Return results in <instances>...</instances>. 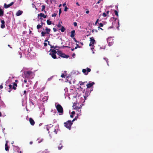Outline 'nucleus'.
Wrapping results in <instances>:
<instances>
[{
	"label": "nucleus",
	"mask_w": 153,
	"mask_h": 153,
	"mask_svg": "<svg viewBox=\"0 0 153 153\" xmlns=\"http://www.w3.org/2000/svg\"><path fill=\"white\" fill-rule=\"evenodd\" d=\"M13 84V85H8L9 88L8 91L9 92H10L12 89L14 90L16 89V87L17 86V83L14 82Z\"/></svg>",
	"instance_id": "f257e3e1"
},
{
	"label": "nucleus",
	"mask_w": 153,
	"mask_h": 153,
	"mask_svg": "<svg viewBox=\"0 0 153 153\" xmlns=\"http://www.w3.org/2000/svg\"><path fill=\"white\" fill-rule=\"evenodd\" d=\"M72 124L73 123H72L71 120H68L66 122H65L64 123L65 127L68 128L69 130L71 129V126Z\"/></svg>",
	"instance_id": "f03ea898"
},
{
	"label": "nucleus",
	"mask_w": 153,
	"mask_h": 153,
	"mask_svg": "<svg viewBox=\"0 0 153 153\" xmlns=\"http://www.w3.org/2000/svg\"><path fill=\"white\" fill-rule=\"evenodd\" d=\"M32 72L31 71H28L24 73V77L27 79H29L31 77Z\"/></svg>",
	"instance_id": "7ed1b4c3"
},
{
	"label": "nucleus",
	"mask_w": 153,
	"mask_h": 153,
	"mask_svg": "<svg viewBox=\"0 0 153 153\" xmlns=\"http://www.w3.org/2000/svg\"><path fill=\"white\" fill-rule=\"evenodd\" d=\"M92 90V89L90 91L88 88H86L85 89L83 92V93L84 94L83 96L85 100L86 99V97L89 95L91 91Z\"/></svg>",
	"instance_id": "20e7f679"
},
{
	"label": "nucleus",
	"mask_w": 153,
	"mask_h": 153,
	"mask_svg": "<svg viewBox=\"0 0 153 153\" xmlns=\"http://www.w3.org/2000/svg\"><path fill=\"white\" fill-rule=\"evenodd\" d=\"M56 108L58 112L61 113L62 114H63V108L60 105L57 104L56 106Z\"/></svg>",
	"instance_id": "39448f33"
},
{
	"label": "nucleus",
	"mask_w": 153,
	"mask_h": 153,
	"mask_svg": "<svg viewBox=\"0 0 153 153\" xmlns=\"http://www.w3.org/2000/svg\"><path fill=\"white\" fill-rule=\"evenodd\" d=\"M58 54L59 56L63 58H68L69 57V55H66L64 53H63L61 51H58Z\"/></svg>",
	"instance_id": "423d86ee"
},
{
	"label": "nucleus",
	"mask_w": 153,
	"mask_h": 153,
	"mask_svg": "<svg viewBox=\"0 0 153 153\" xmlns=\"http://www.w3.org/2000/svg\"><path fill=\"white\" fill-rule=\"evenodd\" d=\"M57 53V51L56 50H53L51 51V52L49 53V54L52 57L53 59H55L56 58V54Z\"/></svg>",
	"instance_id": "0eeeda50"
},
{
	"label": "nucleus",
	"mask_w": 153,
	"mask_h": 153,
	"mask_svg": "<svg viewBox=\"0 0 153 153\" xmlns=\"http://www.w3.org/2000/svg\"><path fill=\"white\" fill-rule=\"evenodd\" d=\"M91 71V69L88 68H86V70L85 69H84L82 70V72L86 75H87L88 74V72H90Z\"/></svg>",
	"instance_id": "6e6552de"
},
{
	"label": "nucleus",
	"mask_w": 153,
	"mask_h": 153,
	"mask_svg": "<svg viewBox=\"0 0 153 153\" xmlns=\"http://www.w3.org/2000/svg\"><path fill=\"white\" fill-rule=\"evenodd\" d=\"M90 39V43L89 45L90 46H93L94 43L95 42V41L93 38V37H91Z\"/></svg>",
	"instance_id": "1a4fd4ad"
},
{
	"label": "nucleus",
	"mask_w": 153,
	"mask_h": 153,
	"mask_svg": "<svg viewBox=\"0 0 153 153\" xmlns=\"http://www.w3.org/2000/svg\"><path fill=\"white\" fill-rule=\"evenodd\" d=\"M14 4V2H12L11 3L8 4H7L5 3L4 4V7L5 8H7L10 7V6L13 5Z\"/></svg>",
	"instance_id": "9d476101"
},
{
	"label": "nucleus",
	"mask_w": 153,
	"mask_h": 153,
	"mask_svg": "<svg viewBox=\"0 0 153 153\" xmlns=\"http://www.w3.org/2000/svg\"><path fill=\"white\" fill-rule=\"evenodd\" d=\"M95 84L94 82H92L91 83H89L86 85L87 86V88H89L91 87Z\"/></svg>",
	"instance_id": "9b49d317"
},
{
	"label": "nucleus",
	"mask_w": 153,
	"mask_h": 153,
	"mask_svg": "<svg viewBox=\"0 0 153 153\" xmlns=\"http://www.w3.org/2000/svg\"><path fill=\"white\" fill-rule=\"evenodd\" d=\"M29 122L30 124L32 126H34V125L35 122L33 120L31 117L29 118Z\"/></svg>",
	"instance_id": "f8f14e48"
},
{
	"label": "nucleus",
	"mask_w": 153,
	"mask_h": 153,
	"mask_svg": "<svg viewBox=\"0 0 153 153\" xmlns=\"http://www.w3.org/2000/svg\"><path fill=\"white\" fill-rule=\"evenodd\" d=\"M39 16L41 17H43L44 18H45L47 17V16L45 15V14L42 13H41L38 15V16L39 17Z\"/></svg>",
	"instance_id": "ddd939ff"
},
{
	"label": "nucleus",
	"mask_w": 153,
	"mask_h": 153,
	"mask_svg": "<svg viewBox=\"0 0 153 153\" xmlns=\"http://www.w3.org/2000/svg\"><path fill=\"white\" fill-rule=\"evenodd\" d=\"M1 28L3 29L5 27V22L4 20H1Z\"/></svg>",
	"instance_id": "4468645a"
},
{
	"label": "nucleus",
	"mask_w": 153,
	"mask_h": 153,
	"mask_svg": "<svg viewBox=\"0 0 153 153\" xmlns=\"http://www.w3.org/2000/svg\"><path fill=\"white\" fill-rule=\"evenodd\" d=\"M41 25L39 24L37 25V29L39 30L40 28H42V27L43 25L44 24V23L41 21Z\"/></svg>",
	"instance_id": "2eb2a0df"
},
{
	"label": "nucleus",
	"mask_w": 153,
	"mask_h": 153,
	"mask_svg": "<svg viewBox=\"0 0 153 153\" xmlns=\"http://www.w3.org/2000/svg\"><path fill=\"white\" fill-rule=\"evenodd\" d=\"M23 11L20 10H19L16 13V15L17 16H19L21 15Z\"/></svg>",
	"instance_id": "dca6fc26"
},
{
	"label": "nucleus",
	"mask_w": 153,
	"mask_h": 153,
	"mask_svg": "<svg viewBox=\"0 0 153 153\" xmlns=\"http://www.w3.org/2000/svg\"><path fill=\"white\" fill-rule=\"evenodd\" d=\"M75 30H73L71 31V37L72 38H74L75 36Z\"/></svg>",
	"instance_id": "f3484780"
},
{
	"label": "nucleus",
	"mask_w": 153,
	"mask_h": 153,
	"mask_svg": "<svg viewBox=\"0 0 153 153\" xmlns=\"http://www.w3.org/2000/svg\"><path fill=\"white\" fill-rule=\"evenodd\" d=\"M4 14V12L0 8V16H2Z\"/></svg>",
	"instance_id": "a211bd4d"
},
{
	"label": "nucleus",
	"mask_w": 153,
	"mask_h": 153,
	"mask_svg": "<svg viewBox=\"0 0 153 153\" xmlns=\"http://www.w3.org/2000/svg\"><path fill=\"white\" fill-rule=\"evenodd\" d=\"M61 29H59V30H60L62 32H63L65 30V28L63 26H62L61 27Z\"/></svg>",
	"instance_id": "6ab92c4d"
},
{
	"label": "nucleus",
	"mask_w": 153,
	"mask_h": 153,
	"mask_svg": "<svg viewBox=\"0 0 153 153\" xmlns=\"http://www.w3.org/2000/svg\"><path fill=\"white\" fill-rule=\"evenodd\" d=\"M5 150L6 151H8L9 149V147L8 146L7 143H5Z\"/></svg>",
	"instance_id": "aec40b11"
},
{
	"label": "nucleus",
	"mask_w": 153,
	"mask_h": 153,
	"mask_svg": "<svg viewBox=\"0 0 153 153\" xmlns=\"http://www.w3.org/2000/svg\"><path fill=\"white\" fill-rule=\"evenodd\" d=\"M45 30L46 31V32H45V33H46L49 34V32H50V31H51V29L49 28H48L47 27H46V29H45Z\"/></svg>",
	"instance_id": "412c9836"
},
{
	"label": "nucleus",
	"mask_w": 153,
	"mask_h": 153,
	"mask_svg": "<svg viewBox=\"0 0 153 153\" xmlns=\"http://www.w3.org/2000/svg\"><path fill=\"white\" fill-rule=\"evenodd\" d=\"M62 22L61 21H60V22L58 24L56 25L57 26L58 28H60V27H61L62 26Z\"/></svg>",
	"instance_id": "4be33fe9"
},
{
	"label": "nucleus",
	"mask_w": 153,
	"mask_h": 153,
	"mask_svg": "<svg viewBox=\"0 0 153 153\" xmlns=\"http://www.w3.org/2000/svg\"><path fill=\"white\" fill-rule=\"evenodd\" d=\"M73 108L74 110H79L80 109V108L79 107L76 106V105H73Z\"/></svg>",
	"instance_id": "5701e85b"
},
{
	"label": "nucleus",
	"mask_w": 153,
	"mask_h": 153,
	"mask_svg": "<svg viewBox=\"0 0 153 153\" xmlns=\"http://www.w3.org/2000/svg\"><path fill=\"white\" fill-rule=\"evenodd\" d=\"M45 89L44 87H42L41 88L38 89V91L39 92H41L44 90Z\"/></svg>",
	"instance_id": "b1692460"
},
{
	"label": "nucleus",
	"mask_w": 153,
	"mask_h": 153,
	"mask_svg": "<svg viewBox=\"0 0 153 153\" xmlns=\"http://www.w3.org/2000/svg\"><path fill=\"white\" fill-rule=\"evenodd\" d=\"M87 82H82V81H80L79 82V84H80V85H83L85 83H87Z\"/></svg>",
	"instance_id": "393cba45"
},
{
	"label": "nucleus",
	"mask_w": 153,
	"mask_h": 153,
	"mask_svg": "<svg viewBox=\"0 0 153 153\" xmlns=\"http://www.w3.org/2000/svg\"><path fill=\"white\" fill-rule=\"evenodd\" d=\"M47 24L48 25H51V22L49 21V20H47Z\"/></svg>",
	"instance_id": "a878e982"
},
{
	"label": "nucleus",
	"mask_w": 153,
	"mask_h": 153,
	"mask_svg": "<svg viewBox=\"0 0 153 153\" xmlns=\"http://www.w3.org/2000/svg\"><path fill=\"white\" fill-rule=\"evenodd\" d=\"M46 34V33H45V32H44L43 31H42L41 33V34L42 35V36H44L45 35V34Z\"/></svg>",
	"instance_id": "bb28decb"
},
{
	"label": "nucleus",
	"mask_w": 153,
	"mask_h": 153,
	"mask_svg": "<svg viewBox=\"0 0 153 153\" xmlns=\"http://www.w3.org/2000/svg\"><path fill=\"white\" fill-rule=\"evenodd\" d=\"M45 5H42V11H45Z\"/></svg>",
	"instance_id": "cd10ccee"
},
{
	"label": "nucleus",
	"mask_w": 153,
	"mask_h": 153,
	"mask_svg": "<svg viewBox=\"0 0 153 153\" xmlns=\"http://www.w3.org/2000/svg\"><path fill=\"white\" fill-rule=\"evenodd\" d=\"M76 46L75 48V49H76L78 48H81L80 46H79L78 44H76Z\"/></svg>",
	"instance_id": "c85d7f7f"
},
{
	"label": "nucleus",
	"mask_w": 153,
	"mask_h": 153,
	"mask_svg": "<svg viewBox=\"0 0 153 153\" xmlns=\"http://www.w3.org/2000/svg\"><path fill=\"white\" fill-rule=\"evenodd\" d=\"M114 13L117 16H118V12L117 10H115L114 11Z\"/></svg>",
	"instance_id": "c756f323"
},
{
	"label": "nucleus",
	"mask_w": 153,
	"mask_h": 153,
	"mask_svg": "<svg viewBox=\"0 0 153 153\" xmlns=\"http://www.w3.org/2000/svg\"><path fill=\"white\" fill-rule=\"evenodd\" d=\"M102 15L104 16V17H106V16H107V15L106 14V13H103V14H102Z\"/></svg>",
	"instance_id": "7c9ffc66"
},
{
	"label": "nucleus",
	"mask_w": 153,
	"mask_h": 153,
	"mask_svg": "<svg viewBox=\"0 0 153 153\" xmlns=\"http://www.w3.org/2000/svg\"><path fill=\"white\" fill-rule=\"evenodd\" d=\"M68 9V7L67 6H65V9H64V11H67Z\"/></svg>",
	"instance_id": "2f4dec72"
},
{
	"label": "nucleus",
	"mask_w": 153,
	"mask_h": 153,
	"mask_svg": "<svg viewBox=\"0 0 153 153\" xmlns=\"http://www.w3.org/2000/svg\"><path fill=\"white\" fill-rule=\"evenodd\" d=\"M62 13V11L61 9H60L59 11V16H60V14Z\"/></svg>",
	"instance_id": "473e14b6"
},
{
	"label": "nucleus",
	"mask_w": 153,
	"mask_h": 153,
	"mask_svg": "<svg viewBox=\"0 0 153 153\" xmlns=\"http://www.w3.org/2000/svg\"><path fill=\"white\" fill-rule=\"evenodd\" d=\"M92 33H94V32H98L97 30L93 29L92 30Z\"/></svg>",
	"instance_id": "72a5a7b5"
},
{
	"label": "nucleus",
	"mask_w": 153,
	"mask_h": 153,
	"mask_svg": "<svg viewBox=\"0 0 153 153\" xmlns=\"http://www.w3.org/2000/svg\"><path fill=\"white\" fill-rule=\"evenodd\" d=\"M51 48H53L54 49L56 48L57 47V46H52L51 47Z\"/></svg>",
	"instance_id": "f704fd0d"
},
{
	"label": "nucleus",
	"mask_w": 153,
	"mask_h": 153,
	"mask_svg": "<svg viewBox=\"0 0 153 153\" xmlns=\"http://www.w3.org/2000/svg\"><path fill=\"white\" fill-rule=\"evenodd\" d=\"M65 76L64 75V74H62L61 76L62 78H65Z\"/></svg>",
	"instance_id": "c9c22d12"
},
{
	"label": "nucleus",
	"mask_w": 153,
	"mask_h": 153,
	"mask_svg": "<svg viewBox=\"0 0 153 153\" xmlns=\"http://www.w3.org/2000/svg\"><path fill=\"white\" fill-rule=\"evenodd\" d=\"M74 26H77V23L76 22H74Z\"/></svg>",
	"instance_id": "e433bc0d"
},
{
	"label": "nucleus",
	"mask_w": 153,
	"mask_h": 153,
	"mask_svg": "<svg viewBox=\"0 0 153 153\" xmlns=\"http://www.w3.org/2000/svg\"><path fill=\"white\" fill-rule=\"evenodd\" d=\"M56 14L55 13H54L52 14V17H55L56 16Z\"/></svg>",
	"instance_id": "4c0bfd02"
},
{
	"label": "nucleus",
	"mask_w": 153,
	"mask_h": 153,
	"mask_svg": "<svg viewBox=\"0 0 153 153\" xmlns=\"http://www.w3.org/2000/svg\"><path fill=\"white\" fill-rule=\"evenodd\" d=\"M99 19H97L95 23V25H96L98 23Z\"/></svg>",
	"instance_id": "58836bf2"
},
{
	"label": "nucleus",
	"mask_w": 153,
	"mask_h": 153,
	"mask_svg": "<svg viewBox=\"0 0 153 153\" xmlns=\"http://www.w3.org/2000/svg\"><path fill=\"white\" fill-rule=\"evenodd\" d=\"M99 25L101 27H102L103 26V24L101 23H100Z\"/></svg>",
	"instance_id": "ea45409f"
},
{
	"label": "nucleus",
	"mask_w": 153,
	"mask_h": 153,
	"mask_svg": "<svg viewBox=\"0 0 153 153\" xmlns=\"http://www.w3.org/2000/svg\"><path fill=\"white\" fill-rule=\"evenodd\" d=\"M47 41H48V45H51H51H50L49 44L50 42H49V41H48V40H45V42H47Z\"/></svg>",
	"instance_id": "a19ab883"
},
{
	"label": "nucleus",
	"mask_w": 153,
	"mask_h": 153,
	"mask_svg": "<svg viewBox=\"0 0 153 153\" xmlns=\"http://www.w3.org/2000/svg\"><path fill=\"white\" fill-rule=\"evenodd\" d=\"M54 32H55L56 31V29L55 28H53Z\"/></svg>",
	"instance_id": "79ce46f5"
},
{
	"label": "nucleus",
	"mask_w": 153,
	"mask_h": 153,
	"mask_svg": "<svg viewBox=\"0 0 153 153\" xmlns=\"http://www.w3.org/2000/svg\"><path fill=\"white\" fill-rule=\"evenodd\" d=\"M104 59H105V60L107 62V64L108 65V59H107V58H104Z\"/></svg>",
	"instance_id": "37998d69"
},
{
	"label": "nucleus",
	"mask_w": 153,
	"mask_h": 153,
	"mask_svg": "<svg viewBox=\"0 0 153 153\" xmlns=\"http://www.w3.org/2000/svg\"><path fill=\"white\" fill-rule=\"evenodd\" d=\"M44 45L45 46H46L47 45V43L46 42L44 43Z\"/></svg>",
	"instance_id": "c03bdc74"
},
{
	"label": "nucleus",
	"mask_w": 153,
	"mask_h": 153,
	"mask_svg": "<svg viewBox=\"0 0 153 153\" xmlns=\"http://www.w3.org/2000/svg\"><path fill=\"white\" fill-rule=\"evenodd\" d=\"M73 39H74V41L76 42H78L76 39L75 38H73Z\"/></svg>",
	"instance_id": "a18cd8bd"
},
{
	"label": "nucleus",
	"mask_w": 153,
	"mask_h": 153,
	"mask_svg": "<svg viewBox=\"0 0 153 153\" xmlns=\"http://www.w3.org/2000/svg\"><path fill=\"white\" fill-rule=\"evenodd\" d=\"M62 146H61V147L59 146L58 147V149L59 150H60L62 149Z\"/></svg>",
	"instance_id": "49530a36"
},
{
	"label": "nucleus",
	"mask_w": 153,
	"mask_h": 153,
	"mask_svg": "<svg viewBox=\"0 0 153 153\" xmlns=\"http://www.w3.org/2000/svg\"><path fill=\"white\" fill-rule=\"evenodd\" d=\"M78 43H79V44H81L82 45H83V44L82 42H78Z\"/></svg>",
	"instance_id": "de8ad7c7"
},
{
	"label": "nucleus",
	"mask_w": 153,
	"mask_h": 153,
	"mask_svg": "<svg viewBox=\"0 0 153 153\" xmlns=\"http://www.w3.org/2000/svg\"><path fill=\"white\" fill-rule=\"evenodd\" d=\"M101 1V0H99L98 2L97 3V4H99L100 3V2Z\"/></svg>",
	"instance_id": "09e8293b"
},
{
	"label": "nucleus",
	"mask_w": 153,
	"mask_h": 153,
	"mask_svg": "<svg viewBox=\"0 0 153 153\" xmlns=\"http://www.w3.org/2000/svg\"><path fill=\"white\" fill-rule=\"evenodd\" d=\"M3 88V85H0V89H2Z\"/></svg>",
	"instance_id": "8fccbe9b"
},
{
	"label": "nucleus",
	"mask_w": 153,
	"mask_h": 153,
	"mask_svg": "<svg viewBox=\"0 0 153 153\" xmlns=\"http://www.w3.org/2000/svg\"><path fill=\"white\" fill-rule=\"evenodd\" d=\"M89 10H87L86 11L85 13L86 14H88L89 13Z\"/></svg>",
	"instance_id": "3c124183"
},
{
	"label": "nucleus",
	"mask_w": 153,
	"mask_h": 153,
	"mask_svg": "<svg viewBox=\"0 0 153 153\" xmlns=\"http://www.w3.org/2000/svg\"><path fill=\"white\" fill-rule=\"evenodd\" d=\"M71 114H75V112L74 111H73L72 113H71Z\"/></svg>",
	"instance_id": "603ef678"
},
{
	"label": "nucleus",
	"mask_w": 153,
	"mask_h": 153,
	"mask_svg": "<svg viewBox=\"0 0 153 153\" xmlns=\"http://www.w3.org/2000/svg\"><path fill=\"white\" fill-rule=\"evenodd\" d=\"M64 47H66V48H71L68 46H63Z\"/></svg>",
	"instance_id": "864d4df0"
},
{
	"label": "nucleus",
	"mask_w": 153,
	"mask_h": 153,
	"mask_svg": "<svg viewBox=\"0 0 153 153\" xmlns=\"http://www.w3.org/2000/svg\"><path fill=\"white\" fill-rule=\"evenodd\" d=\"M26 93V91H24V94H25Z\"/></svg>",
	"instance_id": "5fc2aeb1"
},
{
	"label": "nucleus",
	"mask_w": 153,
	"mask_h": 153,
	"mask_svg": "<svg viewBox=\"0 0 153 153\" xmlns=\"http://www.w3.org/2000/svg\"><path fill=\"white\" fill-rule=\"evenodd\" d=\"M66 5V4L65 3H64L63 4V6H65V5Z\"/></svg>",
	"instance_id": "6e6d98bb"
},
{
	"label": "nucleus",
	"mask_w": 153,
	"mask_h": 153,
	"mask_svg": "<svg viewBox=\"0 0 153 153\" xmlns=\"http://www.w3.org/2000/svg\"><path fill=\"white\" fill-rule=\"evenodd\" d=\"M51 78H49L48 79V81H50V80L51 79Z\"/></svg>",
	"instance_id": "4d7b16f0"
},
{
	"label": "nucleus",
	"mask_w": 153,
	"mask_h": 153,
	"mask_svg": "<svg viewBox=\"0 0 153 153\" xmlns=\"http://www.w3.org/2000/svg\"><path fill=\"white\" fill-rule=\"evenodd\" d=\"M77 117H75V118L74 119H75V120H76L77 119Z\"/></svg>",
	"instance_id": "13d9d810"
},
{
	"label": "nucleus",
	"mask_w": 153,
	"mask_h": 153,
	"mask_svg": "<svg viewBox=\"0 0 153 153\" xmlns=\"http://www.w3.org/2000/svg\"><path fill=\"white\" fill-rule=\"evenodd\" d=\"M115 23V22H113L112 23V26L113 27H114V26H113L114 24Z\"/></svg>",
	"instance_id": "bf43d9fd"
},
{
	"label": "nucleus",
	"mask_w": 153,
	"mask_h": 153,
	"mask_svg": "<svg viewBox=\"0 0 153 153\" xmlns=\"http://www.w3.org/2000/svg\"><path fill=\"white\" fill-rule=\"evenodd\" d=\"M24 82L26 83L27 82V80H26V79H25L24 80Z\"/></svg>",
	"instance_id": "052dcab7"
},
{
	"label": "nucleus",
	"mask_w": 153,
	"mask_h": 153,
	"mask_svg": "<svg viewBox=\"0 0 153 153\" xmlns=\"http://www.w3.org/2000/svg\"><path fill=\"white\" fill-rule=\"evenodd\" d=\"M113 19L115 21H116V19H117V18H115L113 17Z\"/></svg>",
	"instance_id": "680f3d73"
},
{
	"label": "nucleus",
	"mask_w": 153,
	"mask_h": 153,
	"mask_svg": "<svg viewBox=\"0 0 153 153\" xmlns=\"http://www.w3.org/2000/svg\"><path fill=\"white\" fill-rule=\"evenodd\" d=\"M8 46H9L10 48H12V47L10 46V45H8Z\"/></svg>",
	"instance_id": "e2e57ef3"
},
{
	"label": "nucleus",
	"mask_w": 153,
	"mask_h": 153,
	"mask_svg": "<svg viewBox=\"0 0 153 153\" xmlns=\"http://www.w3.org/2000/svg\"><path fill=\"white\" fill-rule=\"evenodd\" d=\"M69 81L68 80V79H66V80L65 81V82H68Z\"/></svg>",
	"instance_id": "0e129e2a"
},
{
	"label": "nucleus",
	"mask_w": 153,
	"mask_h": 153,
	"mask_svg": "<svg viewBox=\"0 0 153 153\" xmlns=\"http://www.w3.org/2000/svg\"><path fill=\"white\" fill-rule=\"evenodd\" d=\"M70 117L71 118H73V117H74V116L73 115H70Z\"/></svg>",
	"instance_id": "69168bd1"
},
{
	"label": "nucleus",
	"mask_w": 153,
	"mask_h": 153,
	"mask_svg": "<svg viewBox=\"0 0 153 153\" xmlns=\"http://www.w3.org/2000/svg\"><path fill=\"white\" fill-rule=\"evenodd\" d=\"M75 120V119H73V120L71 121V122H72V123H73V122Z\"/></svg>",
	"instance_id": "338daca9"
},
{
	"label": "nucleus",
	"mask_w": 153,
	"mask_h": 153,
	"mask_svg": "<svg viewBox=\"0 0 153 153\" xmlns=\"http://www.w3.org/2000/svg\"><path fill=\"white\" fill-rule=\"evenodd\" d=\"M33 142L32 141H30V144H32L33 143Z\"/></svg>",
	"instance_id": "774afa93"
}]
</instances>
